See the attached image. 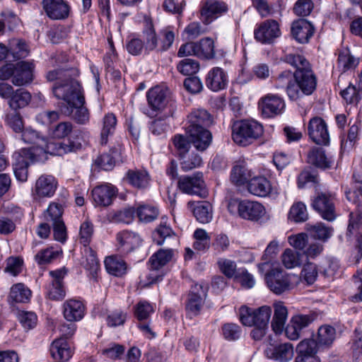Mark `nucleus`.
I'll return each mask as SVG.
<instances>
[{"instance_id": "1", "label": "nucleus", "mask_w": 362, "mask_h": 362, "mask_svg": "<svg viewBox=\"0 0 362 362\" xmlns=\"http://www.w3.org/2000/svg\"><path fill=\"white\" fill-rule=\"evenodd\" d=\"M77 69H57L47 74L48 81H56L52 86L54 95L64 103L60 105L62 114L72 118L78 124L88 122L90 115L84 106L85 98L81 85L76 80Z\"/></svg>"}, {"instance_id": "2", "label": "nucleus", "mask_w": 362, "mask_h": 362, "mask_svg": "<svg viewBox=\"0 0 362 362\" xmlns=\"http://www.w3.org/2000/svg\"><path fill=\"white\" fill-rule=\"evenodd\" d=\"M284 61L296 69L294 85L288 88L289 99L297 100L304 95H311L316 89L317 78L309 62L298 54H288Z\"/></svg>"}, {"instance_id": "3", "label": "nucleus", "mask_w": 362, "mask_h": 362, "mask_svg": "<svg viewBox=\"0 0 362 362\" xmlns=\"http://www.w3.org/2000/svg\"><path fill=\"white\" fill-rule=\"evenodd\" d=\"M21 139L25 143L36 145V146L25 148L34 149L33 151L36 153H39V158H42L45 153L55 156H63L66 153L75 152L81 148V143L70 139L61 142H47L45 136L31 128H26L22 132Z\"/></svg>"}, {"instance_id": "4", "label": "nucleus", "mask_w": 362, "mask_h": 362, "mask_svg": "<svg viewBox=\"0 0 362 362\" xmlns=\"http://www.w3.org/2000/svg\"><path fill=\"white\" fill-rule=\"evenodd\" d=\"M211 122L210 114L204 109L194 110L188 115L186 131L193 146L199 151H205L212 141L211 133L204 127Z\"/></svg>"}, {"instance_id": "5", "label": "nucleus", "mask_w": 362, "mask_h": 362, "mask_svg": "<svg viewBox=\"0 0 362 362\" xmlns=\"http://www.w3.org/2000/svg\"><path fill=\"white\" fill-rule=\"evenodd\" d=\"M354 186L352 190H346V197L356 206V210L349 214V223L346 235L355 238L359 250H362V176L358 173L353 174Z\"/></svg>"}, {"instance_id": "6", "label": "nucleus", "mask_w": 362, "mask_h": 362, "mask_svg": "<svg viewBox=\"0 0 362 362\" xmlns=\"http://www.w3.org/2000/svg\"><path fill=\"white\" fill-rule=\"evenodd\" d=\"M142 36L145 52L148 54L152 52H166L172 47L175 40V33L170 28L161 30L158 34L152 20L149 18L144 19Z\"/></svg>"}, {"instance_id": "7", "label": "nucleus", "mask_w": 362, "mask_h": 362, "mask_svg": "<svg viewBox=\"0 0 362 362\" xmlns=\"http://www.w3.org/2000/svg\"><path fill=\"white\" fill-rule=\"evenodd\" d=\"M272 313V308L267 305L257 309L241 306L240 320L245 326H253L255 328L251 332V336L255 340H259L267 333Z\"/></svg>"}, {"instance_id": "8", "label": "nucleus", "mask_w": 362, "mask_h": 362, "mask_svg": "<svg viewBox=\"0 0 362 362\" xmlns=\"http://www.w3.org/2000/svg\"><path fill=\"white\" fill-rule=\"evenodd\" d=\"M34 64L31 62L21 61L16 64L6 63L0 67V80L11 79L16 86H23L33 80Z\"/></svg>"}, {"instance_id": "9", "label": "nucleus", "mask_w": 362, "mask_h": 362, "mask_svg": "<svg viewBox=\"0 0 362 362\" xmlns=\"http://www.w3.org/2000/svg\"><path fill=\"white\" fill-rule=\"evenodd\" d=\"M74 322H63L59 325L58 330L61 337L52 343L49 349L53 359L61 361V362H66L72 356L73 351L66 339L71 338L75 334L76 325Z\"/></svg>"}, {"instance_id": "10", "label": "nucleus", "mask_w": 362, "mask_h": 362, "mask_svg": "<svg viewBox=\"0 0 362 362\" xmlns=\"http://www.w3.org/2000/svg\"><path fill=\"white\" fill-rule=\"evenodd\" d=\"M262 125L255 120L236 121L232 127V138L241 146H247L263 134Z\"/></svg>"}, {"instance_id": "11", "label": "nucleus", "mask_w": 362, "mask_h": 362, "mask_svg": "<svg viewBox=\"0 0 362 362\" xmlns=\"http://www.w3.org/2000/svg\"><path fill=\"white\" fill-rule=\"evenodd\" d=\"M0 97L7 100L8 107L13 111H18L28 106L31 101L32 95L24 88L14 89L5 82L0 83Z\"/></svg>"}, {"instance_id": "12", "label": "nucleus", "mask_w": 362, "mask_h": 362, "mask_svg": "<svg viewBox=\"0 0 362 362\" xmlns=\"http://www.w3.org/2000/svg\"><path fill=\"white\" fill-rule=\"evenodd\" d=\"M178 189L184 194L196 195L200 198L208 196V190L202 172H196L190 175H182L177 181Z\"/></svg>"}, {"instance_id": "13", "label": "nucleus", "mask_w": 362, "mask_h": 362, "mask_svg": "<svg viewBox=\"0 0 362 362\" xmlns=\"http://www.w3.org/2000/svg\"><path fill=\"white\" fill-rule=\"evenodd\" d=\"M208 288L202 284H194L187 296L185 309L187 317L192 319L200 315L204 305Z\"/></svg>"}, {"instance_id": "14", "label": "nucleus", "mask_w": 362, "mask_h": 362, "mask_svg": "<svg viewBox=\"0 0 362 362\" xmlns=\"http://www.w3.org/2000/svg\"><path fill=\"white\" fill-rule=\"evenodd\" d=\"M34 149L22 148L13 154L15 163L13 165L14 175L20 182H25L28 178V168L30 163L40 161L39 153Z\"/></svg>"}, {"instance_id": "15", "label": "nucleus", "mask_w": 362, "mask_h": 362, "mask_svg": "<svg viewBox=\"0 0 362 362\" xmlns=\"http://www.w3.org/2000/svg\"><path fill=\"white\" fill-rule=\"evenodd\" d=\"M311 206L327 221H332L337 217L334 196L328 192H317L312 200Z\"/></svg>"}, {"instance_id": "16", "label": "nucleus", "mask_w": 362, "mask_h": 362, "mask_svg": "<svg viewBox=\"0 0 362 362\" xmlns=\"http://www.w3.org/2000/svg\"><path fill=\"white\" fill-rule=\"evenodd\" d=\"M268 288L275 294H281L292 288L291 276L280 268H274L264 275Z\"/></svg>"}, {"instance_id": "17", "label": "nucleus", "mask_w": 362, "mask_h": 362, "mask_svg": "<svg viewBox=\"0 0 362 362\" xmlns=\"http://www.w3.org/2000/svg\"><path fill=\"white\" fill-rule=\"evenodd\" d=\"M309 138L317 145H328L329 134L325 121L320 117H313L310 119L307 127Z\"/></svg>"}, {"instance_id": "18", "label": "nucleus", "mask_w": 362, "mask_h": 362, "mask_svg": "<svg viewBox=\"0 0 362 362\" xmlns=\"http://www.w3.org/2000/svg\"><path fill=\"white\" fill-rule=\"evenodd\" d=\"M255 38L262 44H271L281 35L279 25L273 19L267 20L257 25L254 30Z\"/></svg>"}, {"instance_id": "19", "label": "nucleus", "mask_w": 362, "mask_h": 362, "mask_svg": "<svg viewBox=\"0 0 362 362\" xmlns=\"http://www.w3.org/2000/svg\"><path fill=\"white\" fill-rule=\"evenodd\" d=\"M146 98L149 107L156 111L163 110L172 101L170 90L161 86H156L149 89Z\"/></svg>"}, {"instance_id": "20", "label": "nucleus", "mask_w": 362, "mask_h": 362, "mask_svg": "<svg viewBox=\"0 0 362 362\" xmlns=\"http://www.w3.org/2000/svg\"><path fill=\"white\" fill-rule=\"evenodd\" d=\"M228 11V6L218 0H205L202 2L201 16L205 24H209Z\"/></svg>"}, {"instance_id": "21", "label": "nucleus", "mask_w": 362, "mask_h": 362, "mask_svg": "<svg viewBox=\"0 0 362 362\" xmlns=\"http://www.w3.org/2000/svg\"><path fill=\"white\" fill-rule=\"evenodd\" d=\"M259 107L266 117H272L281 114L285 108L283 98L277 95L267 94L259 101Z\"/></svg>"}, {"instance_id": "22", "label": "nucleus", "mask_w": 362, "mask_h": 362, "mask_svg": "<svg viewBox=\"0 0 362 362\" xmlns=\"http://www.w3.org/2000/svg\"><path fill=\"white\" fill-rule=\"evenodd\" d=\"M43 8L52 20H64L69 17L70 6L64 0H43Z\"/></svg>"}, {"instance_id": "23", "label": "nucleus", "mask_w": 362, "mask_h": 362, "mask_svg": "<svg viewBox=\"0 0 362 362\" xmlns=\"http://www.w3.org/2000/svg\"><path fill=\"white\" fill-rule=\"evenodd\" d=\"M117 189L111 184L105 183L93 188L92 197L97 206H107L116 197Z\"/></svg>"}, {"instance_id": "24", "label": "nucleus", "mask_w": 362, "mask_h": 362, "mask_svg": "<svg viewBox=\"0 0 362 362\" xmlns=\"http://www.w3.org/2000/svg\"><path fill=\"white\" fill-rule=\"evenodd\" d=\"M118 242L117 250L122 255H127L132 252L140 245L141 239L140 236L134 232L124 230L117 235Z\"/></svg>"}, {"instance_id": "25", "label": "nucleus", "mask_w": 362, "mask_h": 362, "mask_svg": "<svg viewBox=\"0 0 362 362\" xmlns=\"http://www.w3.org/2000/svg\"><path fill=\"white\" fill-rule=\"evenodd\" d=\"M314 32V26L306 19L300 18L292 23L291 34L299 43L308 42Z\"/></svg>"}, {"instance_id": "26", "label": "nucleus", "mask_w": 362, "mask_h": 362, "mask_svg": "<svg viewBox=\"0 0 362 362\" xmlns=\"http://www.w3.org/2000/svg\"><path fill=\"white\" fill-rule=\"evenodd\" d=\"M57 181L52 175H41L36 181L33 194L39 198L51 197L55 193Z\"/></svg>"}, {"instance_id": "27", "label": "nucleus", "mask_w": 362, "mask_h": 362, "mask_svg": "<svg viewBox=\"0 0 362 362\" xmlns=\"http://www.w3.org/2000/svg\"><path fill=\"white\" fill-rule=\"evenodd\" d=\"M49 274L52 277V280L47 288L49 298L54 300H62L66 295L62 283L66 272L62 269H58L51 271Z\"/></svg>"}, {"instance_id": "28", "label": "nucleus", "mask_w": 362, "mask_h": 362, "mask_svg": "<svg viewBox=\"0 0 362 362\" xmlns=\"http://www.w3.org/2000/svg\"><path fill=\"white\" fill-rule=\"evenodd\" d=\"M85 310L83 303L79 300L69 299L63 304V315L69 322L81 320L84 317Z\"/></svg>"}, {"instance_id": "29", "label": "nucleus", "mask_w": 362, "mask_h": 362, "mask_svg": "<svg viewBox=\"0 0 362 362\" xmlns=\"http://www.w3.org/2000/svg\"><path fill=\"white\" fill-rule=\"evenodd\" d=\"M265 354L269 359L288 362L294 355L293 346L290 343H284L276 346H271L265 350Z\"/></svg>"}, {"instance_id": "30", "label": "nucleus", "mask_w": 362, "mask_h": 362, "mask_svg": "<svg viewBox=\"0 0 362 362\" xmlns=\"http://www.w3.org/2000/svg\"><path fill=\"white\" fill-rule=\"evenodd\" d=\"M240 216L244 219L258 221L265 214L264 206L258 202L242 200Z\"/></svg>"}, {"instance_id": "31", "label": "nucleus", "mask_w": 362, "mask_h": 362, "mask_svg": "<svg viewBox=\"0 0 362 362\" xmlns=\"http://www.w3.org/2000/svg\"><path fill=\"white\" fill-rule=\"evenodd\" d=\"M247 189L252 194L261 197L269 196L274 190L270 181L264 176H256L249 180Z\"/></svg>"}, {"instance_id": "32", "label": "nucleus", "mask_w": 362, "mask_h": 362, "mask_svg": "<svg viewBox=\"0 0 362 362\" xmlns=\"http://www.w3.org/2000/svg\"><path fill=\"white\" fill-rule=\"evenodd\" d=\"M227 84V76L221 68L214 67L209 71L206 78V86L209 89L217 92L224 89Z\"/></svg>"}, {"instance_id": "33", "label": "nucleus", "mask_w": 362, "mask_h": 362, "mask_svg": "<svg viewBox=\"0 0 362 362\" xmlns=\"http://www.w3.org/2000/svg\"><path fill=\"white\" fill-rule=\"evenodd\" d=\"M124 179L132 187L137 189L146 188L151 180V177L144 169H129L125 174Z\"/></svg>"}, {"instance_id": "34", "label": "nucleus", "mask_w": 362, "mask_h": 362, "mask_svg": "<svg viewBox=\"0 0 362 362\" xmlns=\"http://www.w3.org/2000/svg\"><path fill=\"white\" fill-rule=\"evenodd\" d=\"M288 317V310L282 302L274 303V316L271 326L272 330L280 334L285 329V324Z\"/></svg>"}, {"instance_id": "35", "label": "nucleus", "mask_w": 362, "mask_h": 362, "mask_svg": "<svg viewBox=\"0 0 362 362\" xmlns=\"http://www.w3.org/2000/svg\"><path fill=\"white\" fill-rule=\"evenodd\" d=\"M318 345L313 339H303L296 347L297 357L295 362H304L310 358L315 359Z\"/></svg>"}, {"instance_id": "36", "label": "nucleus", "mask_w": 362, "mask_h": 362, "mask_svg": "<svg viewBox=\"0 0 362 362\" xmlns=\"http://www.w3.org/2000/svg\"><path fill=\"white\" fill-rule=\"evenodd\" d=\"M308 163L322 169L330 168L334 163L332 157H327L322 148L313 147L307 156Z\"/></svg>"}, {"instance_id": "37", "label": "nucleus", "mask_w": 362, "mask_h": 362, "mask_svg": "<svg viewBox=\"0 0 362 362\" xmlns=\"http://www.w3.org/2000/svg\"><path fill=\"white\" fill-rule=\"evenodd\" d=\"M121 154V147L114 146L110 150V153H105L98 156L95 164L102 170H111L115 165V161Z\"/></svg>"}, {"instance_id": "38", "label": "nucleus", "mask_w": 362, "mask_h": 362, "mask_svg": "<svg viewBox=\"0 0 362 362\" xmlns=\"http://www.w3.org/2000/svg\"><path fill=\"white\" fill-rule=\"evenodd\" d=\"M153 241L158 245H161L165 242H176L177 237L172 228L166 224L165 222L161 221L159 226L153 232Z\"/></svg>"}, {"instance_id": "39", "label": "nucleus", "mask_w": 362, "mask_h": 362, "mask_svg": "<svg viewBox=\"0 0 362 362\" xmlns=\"http://www.w3.org/2000/svg\"><path fill=\"white\" fill-rule=\"evenodd\" d=\"M31 294L28 287L22 283H18L11 286L8 300L12 303H25L30 301Z\"/></svg>"}, {"instance_id": "40", "label": "nucleus", "mask_w": 362, "mask_h": 362, "mask_svg": "<svg viewBox=\"0 0 362 362\" xmlns=\"http://www.w3.org/2000/svg\"><path fill=\"white\" fill-rule=\"evenodd\" d=\"M336 337V330L330 325H322L318 329L315 341L318 347L329 348L333 344Z\"/></svg>"}, {"instance_id": "41", "label": "nucleus", "mask_w": 362, "mask_h": 362, "mask_svg": "<svg viewBox=\"0 0 362 362\" xmlns=\"http://www.w3.org/2000/svg\"><path fill=\"white\" fill-rule=\"evenodd\" d=\"M358 77L359 82L357 86L350 83L347 88L340 92V95L346 103L357 104L361 100L362 95V73Z\"/></svg>"}, {"instance_id": "42", "label": "nucleus", "mask_w": 362, "mask_h": 362, "mask_svg": "<svg viewBox=\"0 0 362 362\" xmlns=\"http://www.w3.org/2000/svg\"><path fill=\"white\" fill-rule=\"evenodd\" d=\"M173 256L172 249H160L154 253L149 259L151 269L153 271L158 270L168 262H169Z\"/></svg>"}, {"instance_id": "43", "label": "nucleus", "mask_w": 362, "mask_h": 362, "mask_svg": "<svg viewBox=\"0 0 362 362\" xmlns=\"http://www.w3.org/2000/svg\"><path fill=\"white\" fill-rule=\"evenodd\" d=\"M30 49L26 42L20 39H13L9 42L8 54L13 60H18L27 57Z\"/></svg>"}, {"instance_id": "44", "label": "nucleus", "mask_w": 362, "mask_h": 362, "mask_svg": "<svg viewBox=\"0 0 362 362\" xmlns=\"http://www.w3.org/2000/svg\"><path fill=\"white\" fill-rule=\"evenodd\" d=\"M215 55L214 41L206 37L195 42V56L201 59H212Z\"/></svg>"}, {"instance_id": "45", "label": "nucleus", "mask_w": 362, "mask_h": 362, "mask_svg": "<svg viewBox=\"0 0 362 362\" xmlns=\"http://www.w3.org/2000/svg\"><path fill=\"white\" fill-rule=\"evenodd\" d=\"M105 265L107 272L116 276H122L127 272L126 262L115 256L106 257Z\"/></svg>"}, {"instance_id": "46", "label": "nucleus", "mask_w": 362, "mask_h": 362, "mask_svg": "<svg viewBox=\"0 0 362 362\" xmlns=\"http://www.w3.org/2000/svg\"><path fill=\"white\" fill-rule=\"evenodd\" d=\"M117 125V118L112 113H108L103 119V127L100 133V144L105 145L108 141V136L113 134Z\"/></svg>"}, {"instance_id": "47", "label": "nucleus", "mask_w": 362, "mask_h": 362, "mask_svg": "<svg viewBox=\"0 0 362 362\" xmlns=\"http://www.w3.org/2000/svg\"><path fill=\"white\" fill-rule=\"evenodd\" d=\"M306 229L315 238L323 242L327 241L333 234V228L327 226L323 223H317L315 225L306 224Z\"/></svg>"}, {"instance_id": "48", "label": "nucleus", "mask_w": 362, "mask_h": 362, "mask_svg": "<svg viewBox=\"0 0 362 362\" xmlns=\"http://www.w3.org/2000/svg\"><path fill=\"white\" fill-rule=\"evenodd\" d=\"M194 243L192 247L194 250L200 252H206L211 246L210 236L202 228H197L193 234Z\"/></svg>"}, {"instance_id": "49", "label": "nucleus", "mask_w": 362, "mask_h": 362, "mask_svg": "<svg viewBox=\"0 0 362 362\" xmlns=\"http://www.w3.org/2000/svg\"><path fill=\"white\" fill-rule=\"evenodd\" d=\"M197 220L202 223H209L212 219V206L208 202H199L193 209Z\"/></svg>"}, {"instance_id": "50", "label": "nucleus", "mask_w": 362, "mask_h": 362, "mask_svg": "<svg viewBox=\"0 0 362 362\" xmlns=\"http://www.w3.org/2000/svg\"><path fill=\"white\" fill-rule=\"evenodd\" d=\"M62 253V250L54 247H47L40 250L35 256V262L40 265L47 264L57 259Z\"/></svg>"}, {"instance_id": "51", "label": "nucleus", "mask_w": 362, "mask_h": 362, "mask_svg": "<svg viewBox=\"0 0 362 362\" xmlns=\"http://www.w3.org/2000/svg\"><path fill=\"white\" fill-rule=\"evenodd\" d=\"M358 64V59L352 56L348 49L339 53L337 65L342 72L354 69Z\"/></svg>"}, {"instance_id": "52", "label": "nucleus", "mask_w": 362, "mask_h": 362, "mask_svg": "<svg viewBox=\"0 0 362 362\" xmlns=\"http://www.w3.org/2000/svg\"><path fill=\"white\" fill-rule=\"evenodd\" d=\"M230 242L227 235L218 233L214 235L211 243V250L214 255H221L229 250Z\"/></svg>"}, {"instance_id": "53", "label": "nucleus", "mask_w": 362, "mask_h": 362, "mask_svg": "<svg viewBox=\"0 0 362 362\" xmlns=\"http://www.w3.org/2000/svg\"><path fill=\"white\" fill-rule=\"evenodd\" d=\"M288 218L296 222H304L308 218L306 206L303 202H297L291 207Z\"/></svg>"}, {"instance_id": "54", "label": "nucleus", "mask_w": 362, "mask_h": 362, "mask_svg": "<svg viewBox=\"0 0 362 362\" xmlns=\"http://www.w3.org/2000/svg\"><path fill=\"white\" fill-rule=\"evenodd\" d=\"M177 69L184 76H190L199 71V64L194 59L186 58L179 62Z\"/></svg>"}, {"instance_id": "55", "label": "nucleus", "mask_w": 362, "mask_h": 362, "mask_svg": "<svg viewBox=\"0 0 362 362\" xmlns=\"http://www.w3.org/2000/svg\"><path fill=\"white\" fill-rule=\"evenodd\" d=\"M136 215L140 221L151 222L157 218L158 210L152 206L141 205L137 208Z\"/></svg>"}, {"instance_id": "56", "label": "nucleus", "mask_w": 362, "mask_h": 362, "mask_svg": "<svg viewBox=\"0 0 362 362\" xmlns=\"http://www.w3.org/2000/svg\"><path fill=\"white\" fill-rule=\"evenodd\" d=\"M294 72L284 71L275 79V87L276 88H285L288 96V88L294 85Z\"/></svg>"}, {"instance_id": "57", "label": "nucleus", "mask_w": 362, "mask_h": 362, "mask_svg": "<svg viewBox=\"0 0 362 362\" xmlns=\"http://www.w3.org/2000/svg\"><path fill=\"white\" fill-rule=\"evenodd\" d=\"M74 126L70 122H61L54 125L50 131V134L55 139L68 137L73 132Z\"/></svg>"}, {"instance_id": "58", "label": "nucleus", "mask_w": 362, "mask_h": 362, "mask_svg": "<svg viewBox=\"0 0 362 362\" xmlns=\"http://www.w3.org/2000/svg\"><path fill=\"white\" fill-rule=\"evenodd\" d=\"M250 172L244 165H235L233 168L230 180L237 185H242L249 181Z\"/></svg>"}, {"instance_id": "59", "label": "nucleus", "mask_w": 362, "mask_h": 362, "mask_svg": "<svg viewBox=\"0 0 362 362\" xmlns=\"http://www.w3.org/2000/svg\"><path fill=\"white\" fill-rule=\"evenodd\" d=\"M181 168L184 171H189L194 168H199L202 163L201 156L197 153H192L190 155L185 154L180 158Z\"/></svg>"}, {"instance_id": "60", "label": "nucleus", "mask_w": 362, "mask_h": 362, "mask_svg": "<svg viewBox=\"0 0 362 362\" xmlns=\"http://www.w3.org/2000/svg\"><path fill=\"white\" fill-rule=\"evenodd\" d=\"M85 252L86 262H84V267L94 277L100 268L99 261L95 252L91 248L86 249Z\"/></svg>"}, {"instance_id": "61", "label": "nucleus", "mask_w": 362, "mask_h": 362, "mask_svg": "<svg viewBox=\"0 0 362 362\" xmlns=\"http://www.w3.org/2000/svg\"><path fill=\"white\" fill-rule=\"evenodd\" d=\"M189 139H191L189 138ZM172 141L180 158L187 154L190 145L192 144L191 140L189 141L187 136L182 134H175L173 137Z\"/></svg>"}, {"instance_id": "62", "label": "nucleus", "mask_w": 362, "mask_h": 362, "mask_svg": "<svg viewBox=\"0 0 362 362\" xmlns=\"http://www.w3.org/2000/svg\"><path fill=\"white\" fill-rule=\"evenodd\" d=\"M18 320L25 330L33 329L37 322L36 314L30 311H19L18 313Z\"/></svg>"}, {"instance_id": "63", "label": "nucleus", "mask_w": 362, "mask_h": 362, "mask_svg": "<svg viewBox=\"0 0 362 362\" xmlns=\"http://www.w3.org/2000/svg\"><path fill=\"white\" fill-rule=\"evenodd\" d=\"M6 121L7 124L16 133H22L25 129L23 117L18 111H13V112L8 113L6 116Z\"/></svg>"}, {"instance_id": "64", "label": "nucleus", "mask_w": 362, "mask_h": 362, "mask_svg": "<svg viewBox=\"0 0 362 362\" xmlns=\"http://www.w3.org/2000/svg\"><path fill=\"white\" fill-rule=\"evenodd\" d=\"M222 334L228 341H236L242 334L241 327L235 323H226L222 326Z\"/></svg>"}]
</instances>
